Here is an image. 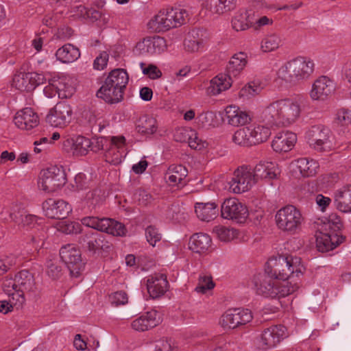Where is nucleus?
Masks as SVG:
<instances>
[{"label": "nucleus", "instance_id": "obj_1", "mask_svg": "<svg viewBox=\"0 0 351 351\" xmlns=\"http://www.w3.org/2000/svg\"><path fill=\"white\" fill-rule=\"evenodd\" d=\"M2 289L16 301L14 305H22L25 301V295L35 298L38 289L34 275L26 269L18 272L14 278L6 277L3 281Z\"/></svg>", "mask_w": 351, "mask_h": 351}, {"label": "nucleus", "instance_id": "obj_2", "mask_svg": "<svg viewBox=\"0 0 351 351\" xmlns=\"http://www.w3.org/2000/svg\"><path fill=\"white\" fill-rule=\"evenodd\" d=\"M253 289L257 295L265 298H280L294 293L298 289L297 283L290 281H278L265 270L254 276Z\"/></svg>", "mask_w": 351, "mask_h": 351}, {"label": "nucleus", "instance_id": "obj_3", "mask_svg": "<svg viewBox=\"0 0 351 351\" xmlns=\"http://www.w3.org/2000/svg\"><path fill=\"white\" fill-rule=\"evenodd\" d=\"M247 64V55L243 52L237 53L232 56L226 67V74H219L210 82L208 88L213 95L228 89L232 85V77L238 76Z\"/></svg>", "mask_w": 351, "mask_h": 351}, {"label": "nucleus", "instance_id": "obj_4", "mask_svg": "<svg viewBox=\"0 0 351 351\" xmlns=\"http://www.w3.org/2000/svg\"><path fill=\"white\" fill-rule=\"evenodd\" d=\"M301 258L297 256H279L271 258L267 263L265 271L271 274L276 280L288 281L294 276L299 277L302 274L304 267L300 265Z\"/></svg>", "mask_w": 351, "mask_h": 351}, {"label": "nucleus", "instance_id": "obj_5", "mask_svg": "<svg viewBox=\"0 0 351 351\" xmlns=\"http://www.w3.org/2000/svg\"><path fill=\"white\" fill-rule=\"evenodd\" d=\"M314 66L312 60L298 57L283 65L278 71V75L287 82L295 84L308 79L313 73Z\"/></svg>", "mask_w": 351, "mask_h": 351}, {"label": "nucleus", "instance_id": "obj_6", "mask_svg": "<svg viewBox=\"0 0 351 351\" xmlns=\"http://www.w3.org/2000/svg\"><path fill=\"white\" fill-rule=\"evenodd\" d=\"M78 243L88 256L93 258L106 257L112 250V244L106 237L94 231L82 233L78 237Z\"/></svg>", "mask_w": 351, "mask_h": 351}, {"label": "nucleus", "instance_id": "obj_7", "mask_svg": "<svg viewBox=\"0 0 351 351\" xmlns=\"http://www.w3.org/2000/svg\"><path fill=\"white\" fill-rule=\"evenodd\" d=\"M328 225L330 230L328 232H320L316 234V246L318 251L322 252L332 250L346 240V237L340 232L343 224L339 216L330 215Z\"/></svg>", "mask_w": 351, "mask_h": 351}, {"label": "nucleus", "instance_id": "obj_8", "mask_svg": "<svg viewBox=\"0 0 351 351\" xmlns=\"http://www.w3.org/2000/svg\"><path fill=\"white\" fill-rule=\"evenodd\" d=\"M271 135L268 127L263 125H250L237 130L232 141L236 144L243 147H252L266 141Z\"/></svg>", "mask_w": 351, "mask_h": 351}, {"label": "nucleus", "instance_id": "obj_9", "mask_svg": "<svg viewBox=\"0 0 351 351\" xmlns=\"http://www.w3.org/2000/svg\"><path fill=\"white\" fill-rule=\"evenodd\" d=\"M187 16L188 14L184 9L172 8L160 11L152 21V27L158 32H165L184 24Z\"/></svg>", "mask_w": 351, "mask_h": 351}, {"label": "nucleus", "instance_id": "obj_10", "mask_svg": "<svg viewBox=\"0 0 351 351\" xmlns=\"http://www.w3.org/2000/svg\"><path fill=\"white\" fill-rule=\"evenodd\" d=\"M278 227L284 230L295 232L303 221L300 211L293 205H287L280 209L276 215Z\"/></svg>", "mask_w": 351, "mask_h": 351}, {"label": "nucleus", "instance_id": "obj_11", "mask_svg": "<svg viewBox=\"0 0 351 351\" xmlns=\"http://www.w3.org/2000/svg\"><path fill=\"white\" fill-rule=\"evenodd\" d=\"M81 223L88 228L114 236H123L126 232L123 224L110 218L84 217L81 219Z\"/></svg>", "mask_w": 351, "mask_h": 351}, {"label": "nucleus", "instance_id": "obj_12", "mask_svg": "<svg viewBox=\"0 0 351 351\" xmlns=\"http://www.w3.org/2000/svg\"><path fill=\"white\" fill-rule=\"evenodd\" d=\"M66 183V175L63 169L57 166L51 167L40 171L38 185L40 189L54 192Z\"/></svg>", "mask_w": 351, "mask_h": 351}, {"label": "nucleus", "instance_id": "obj_13", "mask_svg": "<svg viewBox=\"0 0 351 351\" xmlns=\"http://www.w3.org/2000/svg\"><path fill=\"white\" fill-rule=\"evenodd\" d=\"M60 256L66 265L71 277H79L84 269L85 263L82 260L81 252L72 245L62 247Z\"/></svg>", "mask_w": 351, "mask_h": 351}, {"label": "nucleus", "instance_id": "obj_14", "mask_svg": "<svg viewBox=\"0 0 351 351\" xmlns=\"http://www.w3.org/2000/svg\"><path fill=\"white\" fill-rule=\"evenodd\" d=\"M307 137L311 147L317 152H325L331 147V132L324 125L312 126L307 133Z\"/></svg>", "mask_w": 351, "mask_h": 351}, {"label": "nucleus", "instance_id": "obj_15", "mask_svg": "<svg viewBox=\"0 0 351 351\" xmlns=\"http://www.w3.org/2000/svg\"><path fill=\"white\" fill-rule=\"evenodd\" d=\"M256 183L252 169L249 166H241L234 171L230 182V189L234 193H241L250 190Z\"/></svg>", "mask_w": 351, "mask_h": 351}, {"label": "nucleus", "instance_id": "obj_16", "mask_svg": "<svg viewBox=\"0 0 351 351\" xmlns=\"http://www.w3.org/2000/svg\"><path fill=\"white\" fill-rule=\"evenodd\" d=\"M221 215L224 219L243 223L248 216V210L238 199L229 198L221 204Z\"/></svg>", "mask_w": 351, "mask_h": 351}, {"label": "nucleus", "instance_id": "obj_17", "mask_svg": "<svg viewBox=\"0 0 351 351\" xmlns=\"http://www.w3.org/2000/svg\"><path fill=\"white\" fill-rule=\"evenodd\" d=\"M252 319V315L249 309L234 308L228 310L221 317L220 323L223 327L236 328L245 325Z\"/></svg>", "mask_w": 351, "mask_h": 351}, {"label": "nucleus", "instance_id": "obj_18", "mask_svg": "<svg viewBox=\"0 0 351 351\" xmlns=\"http://www.w3.org/2000/svg\"><path fill=\"white\" fill-rule=\"evenodd\" d=\"M72 109L64 101L58 102L46 117V121L53 127H65L70 123Z\"/></svg>", "mask_w": 351, "mask_h": 351}, {"label": "nucleus", "instance_id": "obj_19", "mask_svg": "<svg viewBox=\"0 0 351 351\" xmlns=\"http://www.w3.org/2000/svg\"><path fill=\"white\" fill-rule=\"evenodd\" d=\"M45 216L51 219H64L72 211L71 206L63 199L49 198L43 203Z\"/></svg>", "mask_w": 351, "mask_h": 351}, {"label": "nucleus", "instance_id": "obj_20", "mask_svg": "<svg viewBox=\"0 0 351 351\" xmlns=\"http://www.w3.org/2000/svg\"><path fill=\"white\" fill-rule=\"evenodd\" d=\"M335 90L334 82L328 77L322 75L313 83L310 97L315 101H325L335 93Z\"/></svg>", "mask_w": 351, "mask_h": 351}, {"label": "nucleus", "instance_id": "obj_21", "mask_svg": "<svg viewBox=\"0 0 351 351\" xmlns=\"http://www.w3.org/2000/svg\"><path fill=\"white\" fill-rule=\"evenodd\" d=\"M281 126L289 125L300 117L301 108L299 103L291 99H279Z\"/></svg>", "mask_w": 351, "mask_h": 351}, {"label": "nucleus", "instance_id": "obj_22", "mask_svg": "<svg viewBox=\"0 0 351 351\" xmlns=\"http://www.w3.org/2000/svg\"><path fill=\"white\" fill-rule=\"evenodd\" d=\"M287 328L282 325L271 326L265 328L261 336V346L268 349L276 346L286 337Z\"/></svg>", "mask_w": 351, "mask_h": 351}, {"label": "nucleus", "instance_id": "obj_23", "mask_svg": "<svg viewBox=\"0 0 351 351\" xmlns=\"http://www.w3.org/2000/svg\"><path fill=\"white\" fill-rule=\"evenodd\" d=\"M43 76L37 73L21 72L14 75L13 85L21 91H32L42 83Z\"/></svg>", "mask_w": 351, "mask_h": 351}, {"label": "nucleus", "instance_id": "obj_24", "mask_svg": "<svg viewBox=\"0 0 351 351\" xmlns=\"http://www.w3.org/2000/svg\"><path fill=\"white\" fill-rule=\"evenodd\" d=\"M14 122L19 129L30 130L38 125L39 118L32 108H25L16 113Z\"/></svg>", "mask_w": 351, "mask_h": 351}, {"label": "nucleus", "instance_id": "obj_25", "mask_svg": "<svg viewBox=\"0 0 351 351\" xmlns=\"http://www.w3.org/2000/svg\"><path fill=\"white\" fill-rule=\"evenodd\" d=\"M167 48L166 40L160 36L154 37L152 38L143 39L142 42L136 44L135 49L138 51V54L147 53L149 54L160 53Z\"/></svg>", "mask_w": 351, "mask_h": 351}, {"label": "nucleus", "instance_id": "obj_26", "mask_svg": "<svg viewBox=\"0 0 351 351\" xmlns=\"http://www.w3.org/2000/svg\"><path fill=\"white\" fill-rule=\"evenodd\" d=\"M252 173L256 182L258 180L270 181L277 179L278 175L280 173L278 165L269 161L259 162L252 169Z\"/></svg>", "mask_w": 351, "mask_h": 351}, {"label": "nucleus", "instance_id": "obj_27", "mask_svg": "<svg viewBox=\"0 0 351 351\" xmlns=\"http://www.w3.org/2000/svg\"><path fill=\"white\" fill-rule=\"evenodd\" d=\"M297 141L296 134L291 132L278 133L271 143V147L276 152H287L292 149Z\"/></svg>", "mask_w": 351, "mask_h": 351}, {"label": "nucleus", "instance_id": "obj_28", "mask_svg": "<svg viewBox=\"0 0 351 351\" xmlns=\"http://www.w3.org/2000/svg\"><path fill=\"white\" fill-rule=\"evenodd\" d=\"M124 136H112L110 138L109 145L105 149L104 157L105 160L112 165H118L121 163L122 154L119 149L125 144Z\"/></svg>", "mask_w": 351, "mask_h": 351}, {"label": "nucleus", "instance_id": "obj_29", "mask_svg": "<svg viewBox=\"0 0 351 351\" xmlns=\"http://www.w3.org/2000/svg\"><path fill=\"white\" fill-rule=\"evenodd\" d=\"M255 12L252 10H240L232 19V26L236 31H244L254 24Z\"/></svg>", "mask_w": 351, "mask_h": 351}, {"label": "nucleus", "instance_id": "obj_30", "mask_svg": "<svg viewBox=\"0 0 351 351\" xmlns=\"http://www.w3.org/2000/svg\"><path fill=\"white\" fill-rule=\"evenodd\" d=\"M158 312L156 311L147 312L132 322V328L139 332H144L158 325L160 318L158 317Z\"/></svg>", "mask_w": 351, "mask_h": 351}, {"label": "nucleus", "instance_id": "obj_31", "mask_svg": "<svg viewBox=\"0 0 351 351\" xmlns=\"http://www.w3.org/2000/svg\"><path fill=\"white\" fill-rule=\"evenodd\" d=\"M279 99L270 103L263 110L261 119L269 126H281Z\"/></svg>", "mask_w": 351, "mask_h": 351}, {"label": "nucleus", "instance_id": "obj_32", "mask_svg": "<svg viewBox=\"0 0 351 351\" xmlns=\"http://www.w3.org/2000/svg\"><path fill=\"white\" fill-rule=\"evenodd\" d=\"M225 110L228 123L232 126L243 125L251 121L249 113L235 106H228Z\"/></svg>", "mask_w": 351, "mask_h": 351}, {"label": "nucleus", "instance_id": "obj_33", "mask_svg": "<svg viewBox=\"0 0 351 351\" xmlns=\"http://www.w3.org/2000/svg\"><path fill=\"white\" fill-rule=\"evenodd\" d=\"M168 281L163 274L152 277L147 280V288L152 298H157L164 295L167 289Z\"/></svg>", "mask_w": 351, "mask_h": 351}, {"label": "nucleus", "instance_id": "obj_34", "mask_svg": "<svg viewBox=\"0 0 351 351\" xmlns=\"http://www.w3.org/2000/svg\"><path fill=\"white\" fill-rule=\"evenodd\" d=\"M128 75L124 69H117L112 71L105 80L106 87L110 85L114 90H119L124 93L128 83Z\"/></svg>", "mask_w": 351, "mask_h": 351}, {"label": "nucleus", "instance_id": "obj_35", "mask_svg": "<svg viewBox=\"0 0 351 351\" xmlns=\"http://www.w3.org/2000/svg\"><path fill=\"white\" fill-rule=\"evenodd\" d=\"M10 219L23 227H34L37 221V217L28 214L26 210L18 206H13L10 213Z\"/></svg>", "mask_w": 351, "mask_h": 351}, {"label": "nucleus", "instance_id": "obj_36", "mask_svg": "<svg viewBox=\"0 0 351 351\" xmlns=\"http://www.w3.org/2000/svg\"><path fill=\"white\" fill-rule=\"evenodd\" d=\"M211 239L207 234L196 233L189 240V249L198 254L207 252L211 247Z\"/></svg>", "mask_w": 351, "mask_h": 351}, {"label": "nucleus", "instance_id": "obj_37", "mask_svg": "<svg viewBox=\"0 0 351 351\" xmlns=\"http://www.w3.org/2000/svg\"><path fill=\"white\" fill-rule=\"evenodd\" d=\"M195 212L202 221H210L217 216L218 208L215 202H197L195 206Z\"/></svg>", "mask_w": 351, "mask_h": 351}, {"label": "nucleus", "instance_id": "obj_38", "mask_svg": "<svg viewBox=\"0 0 351 351\" xmlns=\"http://www.w3.org/2000/svg\"><path fill=\"white\" fill-rule=\"evenodd\" d=\"M335 204L340 211L351 212V185L344 186L335 193Z\"/></svg>", "mask_w": 351, "mask_h": 351}, {"label": "nucleus", "instance_id": "obj_39", "mask_svg": "<svg viewBox=\"0 0 351 351\" xmlns=\"http://www.w3.org/2000/svg\"><path fill=\"white\" fill-rule=\"evenodd\" d=\"M114 91L113 86L110 85L106 87V82L100 87L97 92V97L104 99L106 103L110 104H117L123 98V93L119 90Z\"/></svg>", "mask_w": 351, "mask_h": 351}, {"label": "nucleus", "instance_id": "obj_40", "mask_svg": "<svg viewBox=\"0 0 351 351\" xmlns=\"http://www.w3.org/2000/svg\"><path fill=\"white\" fill-rule=\"evenodd\" d=\"M56 56L57 60L63 63H70L80 58V52L79 49L73 45L66 44L57 50Z\"/></svg>", "mask_w": 351, "mask_h": 351}, {"label": "nucleus", "instance_id": "obj_41", "mask_svg": "<svg viewBox=\"0 0 351 351\" xmlns=\"http://www.w3.org/2000/svg\"><path fill=\"white\" fill-rule=\"evenodd\" d=\"M188 171L185 167L182 165H172L167 171V182L170 184H182V180L186 177Z\"/></svg>", "mask_w": 351, "mask_h": 351}, {"label": "nucleus", "instance_id": "obj_42", "mask_svg": "<svg viewBox=\"0 0 351 351\" xmlns=\"http://www.w3.org/2000/svg\"><path fill=\"white\" fill-rule=\"evenodd\" d=\"M295 168L303 177H311L316 174L319 168L317 161L306 158H299L295 161Z\"/></svg>", "mask_w": 351, "mask_h": 351}, {"label": "nucleus", "instance_id": "obj_43", "mask_svg": "<svg viewBox=\"0 0 351 351\" xmlns=\"http://www.w3.org/2000/svg\"><path fill=\"white\" fill-rule=\"evenodd\" d=\"M106 199L105 191L100 187L88 191L85 197V202L88 208H95L102 204Z\"/></svg>", "mask_w": 351, "mask_h": 351}, {"label": "nucleus", "instance_id": "obj_44", "mask_svg": "<svg viewBox=\"0 0 351 351\" xmlns=\"http://www.w3.org/2000/svg\"><path fill=\"white\" fill-rule=\"evenodd\" d=\"M157 128L156 119L148 116L141 117L136 125L138 132L143 134H153L156 132Z\"/></svg>", "mask_w": 351, "mask_h": 351}, {"label": "nucleus", "instance_id": "obj_45", "mask_svg": "<svg viewBox=\"0 0 351 351\" xmlns=\"http://www.w3.org/2000/svg\"><path fill=\"white\" fill-rule=\"evenodd\" d=\"M91 147L90 139L82 136H78L73 140V153L75 156H85Z\"/></svg>", "mask_w": 351, "mask_h": 351}, {"label": "nucleus", "instance_id": "obj_46", "mask_svg": "<svg viewBox=\"0 0 351 351\" xmlns=\"http://www.w3.org/2000/svg\"><path fill=\"white\" fill-rule=\"evenodd\" d=\"M281 42L278 35H268L262 40L261 47L263 52H271L277 49L281 45Z\"/></svg>", "mask_w": 351, "mask_h": 351}, {"label": "nucleus", "instance_id": "obj_47", "mask_svg": "<svg viewBox=\"0 0 351 351\" xmlns=\"http://www.w3.org/2000/svg\"><path fill=\"white\" fill-rule=\"evenodd\" d=\"M47 274L52 280L59 279L63 274L62 264L57 259L47 263Z\"/></svg>", "mask_w": 351, "mask_h": 351}, {"label": "nucleus", "instance_id": "obj_48", "mask_svg": "<svg viewBox=\"0 0 351 351\" xmlns=\"http://www.w3.org/2000/svg\"><path fill=\"white\" fill-rule=\"evenodd\" d=\"M213 232L216 234L219 240L224 242L230 241L237 236V232L234 229L223 226L214 227Z\"/></svg>", "mask_w": 351, "mask_h": 351}, {"label": "nucleus", "instance_id": "obj_49", "mask_svg": "<svg viewBox=\"0 0 351 351\" xmlns=\"http://www.w3.org/2000/svg\"><path fill=\"white\" fill-rule=\"evenodd\" d=\"M56 88L58 97L62 99L70 98L75 92V88L71 84L62 80L58 82Z\"/></svg>", "mask_w": 351, "mask_h": 351}, {"label": "nucleus", "instance_id": "obj_50", "mask_svg": "<svg viewBox=\"0 0 351 351\" xmlns=\"http://www.w3.org/2000/svg\"><path fill=\"white\" fill-rule=\"evenodd\" d=\"M211 3L215 5V12L216 13H223L224 12L233 10L236 7L237 0H210Z\"/></svg>", "mask_w": 351, "mask_h": 351}, {"label": "nucleus", "instance_id": "obj_51", "mask_svg": "<svg viewBox=\"0 0 351 351\" xmlns=\"http://www.w3.org/2000/svg\"><path fill=\"white\" fill-rule=\"evenodd\" d=\"M194 31L189 34L188 37L184 40V47L186 50L191 52L197 51L203 45L202 39H195Z\"/></svg>", "mask_w": 351, "mask_h": 351}, {"label": "nucleus", "instance_id": "obj_52", "mask_svg": "<svg viewBox=\"0 0 351 351\" xmlns=\"http://www.w3.org/2000/svg\"><path fill=\"white\" fill-rule=\"evenodd\" d=\"M215 284L212 280L211 276H200L199 278V282L195 288V291L199 293H204L208 290L213 289Z\"/></svg>", "mask_w": 351, "mask_h": 351}, {"label": "nucleus", "instance_id": "obj_53", "mask_svg": "<svg viewBox=\"0 0 351 351\" xmlns=\"http://www.w3.org/2000/svg\"><path fill=\"white\" fill-rule=\"evenodd\" d=\"M91 147H90V150L93 152H97L100 150L105 151L106 148H107L110 142V139L106 137L99 136L90 140Z\"/></svg>", "mask_w": 351, "mask_h": 351}, {"label": "nucleus", "instance_id": "obj_54", "mask_svg": "<svg viewBox=\"0 0 351 351\" xmlns=\"http://www.w3.org/2000/svg\"><path fill=\"white\" fill-rule=\"evenodd\" d=\"M145 236L147 242L154 246L156 242L160 241L162 237L158 229L154 226H149L145 230Z\"/></svg>", "mask_w": 351, "mask_h": 351}, {"label": "nucleus", "instance_id": "obj_55", "mask_svg": "<svg viewBox=\"0 0 351 351\" xmlns=\"http://www.w3.org/2000/svg\"><path fill=\"white\" fill-rule=\"evenodd\" d=\"M261 88L255 82H250L240 90V95L243 97L254 96L260 93Z\"/></svg>", "mask_w": 351, "mask_h": 351}, {"label": "nucleus", "instance_id": "obj_56", "mask_svg": "<svg viewBox=\"0 0 351 351\" xmlns=\"http://www.w3.org/2000/svg\"><path fill=\"white\" fill-rule=\"evenodd\" d=\"M190 138L187 141L190 147L197 150L203 149L205 147L206 142L199 138L195 131L190 130Z\"/></svg>", "mask_w": 351, "mask_h": 351}, {"label": "nucleus", "instance_id": "obj_57", "mask_svg": "<svg viewBox=\"0 0 351 351\" xmlns=\"http://www.w3.org/2000/svg\"><path fill=\"white\" fill-rule=\"evenodd\" d=\"M110 299L112 304L117 306L125 304L128 300L127 293L122 291L114 292L110 295Z\"/></svg>", "mask_w": 351, "mask_h": 351}, {"label": "nucleus", "instance_id": "obj_58", "mask_svg": "<svg viewBox=\"0 0 351 351\" xmlns=\"http://www.w3.org/2000/svg\"><path fill=\"white\" fill-rule=\"evenodd\" d=\"M108 60V54L106 51H103L98 57L95 58L93 62V67L97 70H102L107 65Z\"/></svg>", "mask_w": 351, "mask_h": 351}, {"label": "nucleus", "instance_id": "obj_59", "mask_svg": "<svg viewBox=\"0 0 351 351\" xmlns=\"http://www.w3.org/2000/svg\"><path fill=\"white\" fill-rule=\"evenodd\" d=\"M190 130L181 128L176 130L173 138L177 142H187L190 138Z\"/></svg>", "mask_w": 351, "mask_h": 351}, {"label": "nucleus", "instance_id": "obj_60", "mask_svg": "<svg viewBox=\"0 0 351 351\" xmlns=\"http://www.w3.org/2000/svg\"><path fill=\"white\" fill-rule=\"evenodd\" d=\"M338 121L343 125H348L351 123V111L346 109H341L337 112Z\"/></svg>", "mask_w": 351, "mask_h": 351}, {"label": "nucleus", "instance_id": "obj_61", "mask_svg": "<svg viewBox=\"0 0 351 351\" xmlns=\"http://www.w3.org/2000/svg\"><path fill=\"white\" fill-rule=\"evenodd\" d=\"M143 73L153 80L158 79L162 75V72L154 64H149L147 68H144Z\"/></svg>", "mask_w": 351, "mask_h": 351}, {"label": "nucleus", "instance_id": "obj_62", "mask_svg": "<svg viewBox=\"0 0 351 351\" xmlns=\"http://www.w3.org/2000/svg\"><path fill=\"white\" fill-rule=\"evenodd\" d=\"M155 351H177V350L171 345L170 341L161 339L157 341Z\"/></svg>", "mask_w": 351, "mask_h": 351}, {"label": "nucleus", "instance_id": "obj_63", "mask_svg": "<svg viewBox=\"0 0 351 351\" xmlns=\"http://www.w3.org/2000/svg\"><path fill=\"white\" fill-rule=\"evenodd\" d=\"M14 264V261L10 256H5L0 259V276L7 272L10 267Z\"/></svg>", "mask_w": 351, "mask_h": 351}, {"label": "nucleus", "instance_id": "obj_64", "mask_svg": "<svg viewBox=\"0 0 351 351\" xmlns=\"http://www.w3.org/2000/svg\"><path fill=\"white\" fill-rule=\"evenodd\" d=\"M198 118L202 123L211 125L215 118V114L212 111L203 112L199 115Z\"/></svg>", "mask_w": 351, "mask_h": 351}]
</instances>
